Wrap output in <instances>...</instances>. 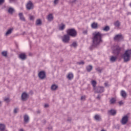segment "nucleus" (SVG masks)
I'll return each instance as SVG.
<instances>
[{"label": "nucleus", "mask_w": 131, "mask_h": 131, "mask_svg": "<svg viewBox=\"0 0 131 131\" xmlns=\"http://www.w3.org/2000/svg\"><path fill=\"white\" fill-rule=\"evenodd\" d=\"M16 0H9L10 3H14Z\"/></svg>", "instance_id": "nucleus-47"}, {"label": "nucleus", "mask_w": 131, "mask_h": 131, "mask_svg": "<svg viewBox=\"0 0 131 131\" xmlns=\"http://www.w3.org/2000/svg\"><path fill=\"white\" fill-rule=\"evenodd\" d=\"M18 16L21 21H24V22H25L26 21L25 17H24V15H23V13H19L18 14Z\"/></svg>", "instance_id": "nucleus-17"}, {"label": "nucleus", "mask_w": 131, "mask_h": 131, "mask_svg": "<svg viewBox=\"0 0 131 131\" xmlns=\"http://www.w3.org/2000/svg\"><path fill=\"white\" fill-rule=\"evenodd\" d=\"M121 96L122 97V98L125 99V98H126V92L123 90H122L121 91Z\"/></svg>", "instance_id": "nucleus-21"}, {"label": "nucleus", "mask_w": 131, "mask_h": 131, "mask_svg": "<svg viewBox=\"0 0 131 131\" xmlns=\"http://www.w3.org/2000/svg\"><path fill=\"white\" fill-rule=\"evenodd\" d=\"M14 113L16 114V113H18V108H15L14 110Z\"/></svg>", "instance_id": "nucleus-38"}, {"label": "nucleus", "mask_w": 131, "mask_h": 131, "mask_svg": "<svg viewBox=\"0 0 131 131\" xmlns=\"http://www.w3.org/2000/svg\"><path fill=\"white\" fill-rule=\"evenodd\" d=\"M66 32L67 34L72 37H76L77 36V32L75 29H68Z\"/></svg>", "instance_id": "nucleus-3"}, {"label": "nucleus", "mask_w": 131, "mask_h": 131, "mask_svg": "<svg viewBox=\"0 0 131 131\" xmlns=\"http://www.w3.org/2000/svg\"><path fill=\"white\" fill-rule=\"evenodd\" d=\"M117 60V57L116 56H112L110 58L111 62H112V63H114Z\"/></svg>", "instance_id": "nucleus-24"}, {"label": "nucleus", "mask_w": 131, "mask_h": 131, "mask_svg": "<svg viewBox=\"0 0 131 131\" xmlns=\"http://www.w3.org/2000/svg\"><path fill=\"white\" fill-rule=\"evenodd\" d=\"M19 131H24V130L21 128V129H19Z\"/></svg>", "instance_id": "nucleus-51"}, {"label": "nucleus", "mask_w": 131, "mask_h": 131, "mask_svg": "<svg viewBox=\"0 0 131 131\" xmlns=\"http://www.w3.org/2000/svg\"><path fill=\"white\" fill-rule=\"evenodd\" d=\"M86 70L88 71V72H91V71L93 70V66L91 65L88 66L86 67Z\"/></svg>", "instance_id": "nucleus-23"}, {"label": "nucleus", "mask_w": 131, "mask_h": 131, "mask_svg": "<svg viewBox=\"0 0 131 131\" xmlns=\"http://www.w3.org/2000/svg\"><path fill=\"white\" fill-rule=\"evenodd\" d=\"M47 18L49 22H51L54 19V16H53V14H50L47 16Z\"/></svg>", "instance_id": "nucleus-16"}, {"label": "nucleus", "mask_w": 131, "mask_h": 131, "mask_svg": "<svg viewBox=\"0 0 131 131\" xmlns=\"http://www.w3.org/2000/svg\"><path fill=\"white\" fill-rule=\"evenodd\" d=\"M123 36L121 34L116 35L114 38V40H116L117 41H121L122 39H123Z\"/></svg>", "instance_id": "nucleus-8"}, {"label": "nucleus", "mask_w": 131, "mask_h": 131, "mask_svg": "<svg viewBox=\"0 0 131 131\" xmlns=\"http://www.w3.org/2000/svg\"><path fill=\"white\" fill-rule=\"evenodd\" d=\"M2 55L4 57H7V51H3V52H2Z\"/></svg>", "instance_id": "nucleus-35"}, {"label": "nucleus", "mask_w": 131, "mask_h": 131, "mask_svg": "<svg viewBox=\"0 0 131 131\" xmlns=\"http://www.w3.org/2000/svg\"><path fill=\"white\" fill-rule=\"evenodd\" d=\"M65 29V25L64 24H61V26H59V30H64Z\"/></svg>", "instance_id": "nucleus-27"}, {"label": "nucleus", "mask_w": 131, "mask_h": 131, "mask_svg": "<svg viewBox=\"0 0 131 131\" xmlns=\"http://www.w3.org/2000/svg\"><path fill=\"white\" fill-rule=\"evenodd\" d=\"M83 33H84V34H86L88 33V31H84Z\"/></svg>", "instance_id": "nucleus-45"}, {"label": "nucleus", "mask_w": 131, "mask_h": 131, "mask_svg": "<svg viewBox=\"0 0 131 131\" xmlns=\"http://www.w3.org/2000/svg\"><path fill=\"white\" fill-rule=\"evenodd\" d=\"M38 77L40 79H45V78H46V72L43 71H40L38 73Z\"/></svg>", "instance_id": "nucleus-9"}, {"label": "nucleus", "mask_w": 131, "mask_h": 131, "mask_svg": "<svg viewBox=\"0 0 131 131\" xmlns=\"http://www.w3.org/2000/svg\"><path fill=\"white\" fill-rule=\"evenodd\" d=\"M128 121V116L127 115H125L124 116L121 120V123L123 125H125V124H126Z\"/></svg>", "instance_id": "nucleus-7"}, {"label": "nucleus", "mask_w": 131, "mask_h": 131, "mask_svg": "<svg viewBox=\"0 0 131 131\" xmlns=\"http://www.w3.org/2000/svg\"><path fill=\"white\" fill-rule=\"evenodd\" d=\"M94 90V93L95 94H102V93H104L105 90L104 89V87L101 86H98L95 88Z\"/></svg>", "instance_id": "nucleus-4"}, {"label": "nucleus", "mask_w": 131, "mask_h": 131, "mask_svg": "<svg viewBox=\"0 0 131 131\" xmlns=\"http://www.w3.org/2000/svg\"><path fill=\"white\" fill-rule=\"evenodd\" d=\"M121 51V48H120L119 46L116 45L114 47V49L113 50V53L116 55H119Z\"/></svg>", "instance_id": "nucleus-6"}, {"label": "nucleus", "mask_w": 131, "mask_h": 131, "mask_svg": "<svg viewBox=\"0 0 131 131\" xmlns=\"http://www.w3.org/2000/svg\"><path fill=\"white\" fill-rule=\"evenodd\" d=\"M34 19H35L34 16L33 15L30 16V20H34Z\"/></svg>", "instance_id": "nucleus-37"}, {"label": "nucleus", "mask_w": 131, "mask_h": 131, "mask_svg": "<svg viewBox=\"0 0 131 131\" xmlns=\"http://www.w3.org/2000/svg\"><path fill=\"white\" fill-rule=\"evenodd\" d=\"M67 77L69 80H71L74 77L73 74L72 73H69Z\"/></svg>", "instance_id": "nucleus-19"}, {"label": "nucleus", "mask_w": 131, "mask_h": 131, "mask_svg": "<svg viewBox=\"0 0 131 131\" xmlns=\"http://www.w3.org/2000/svg\"><path fill=\"white\" fill-rule=\"evenodd\" d=\"M5 128H6V125L4 124H0V130H5Z\"/></svg>", "instance_id": "nucleus-28"}, {"label": "nucleus", "mask_w": 131, "mask_h": 131, "mask_svg": "<svg viewBox=\"0 0 131 131\" xmlns=\"http://www.w3.org/2000/svg\"><path fill=\"white\" fill-rule=\"evenodd\" d=\"M123 58L124 59V62H128L130 60L131 49H128L125 51L123 55Z\"/></svg>", "instance_id": "nucleus-2"}, {"label": "nucleus", "mask_w": 131, "mask_h": 131, "mask_svg": "<svg viewBox=\"0 0 131 131\" xmlns=\"http://www.w3.org/2000/svg\"><path fill=\"white\" fill-rule=\"evenodd\" d=\"M77 64H78V65H84V61H81L80 62H77Z\"/></svg>", "instance_id": "nucleus-34"}, {"label": "nucleus", "mask_w": 131, "mask_h": 131, "mask_svg": "<svg viewBox=\"0 0 131 131\" xmlns=\"http://www.w3.org/2000/svg\"><path fill=\"white\" fill-rule=\"evenodd\" d=\"M19 57L21 60H25L26 59V55H25V54L24 53H21L19 54Z\"/></svg>", "instance_id": "nucleus-22"}, {"label": "nucleus", "mask_w": 131, "mask_h": 131, "mask_svg": "<svg viewBox=\"0 0 131 131\" xmlns=\"http://www.w3.org/2000/svg\"><path fill=\"white\" fill-rule=\"evenodd\" d=\"M70 47H73V48H77V42L74 41L71 45Z\"/></svg>", "instance_id": "nucleus-29"}, {"label": "nucleus", "mask_w": 131, "mask_h": 131, "mask_svg": "<svg viewBox=\"0 0 131 131\" xmlns=\"http://www.w3.org/2000/svg\"><path fill=\"white\" fill-rule=\"evenodd\" d=\"M28 99V94L26 92H24L21 94V100L23 101H26Z\"/></svg>", "instance_id": "nucleus-11"}, {"label": "nucleus", "mask_w": 131, "mask_h": 131, "mask_svg": "<svg viewBox=\"0 0 131 131\" xmlns=\"http://www.w3.org/2000/svg\"><path fill=\"white\" fill-rule=\"evenodd\" d=\"M108 115H112L113 116H114L116 115V111L114 109H111L110 111H108L107 112Z\"/></svg>", "instance_id": "nucleus-12"}, {"label": "nucleus", "mask_w": 131, "mask_h": 131, "mask_svg": "<svg viewBox=\"0 0 131 131\" xmlns=\"http://www.w3.org/2000/svg\"><path fill=\"white\" fill-rule=\"evenodd\" d=\"M97 99H98V100H100V99H101V96H100V95H98V96L97 97Z\"/></svg>", "instance_id": "nucleus-44"}, {"label": "nucleus", "mask_w": 131, "mask_h": 131, "mask_svg": "<svg viewBox=\"0 0 131 131\" xmlns=\"http://www.w3.org/2000/svg\"><path fill=\"white\" fill-rule=\"evenodd\" d=\"M24 120L25 123H28L29 122V116L28 115H25L24 116Z\"/></svg>", "instance_id": "nucleus-14"}, {"label": "nucleus", "mask_w": 131, "mask_h": 131, "mask_svg": "<svg viewBox=\"0 0 131 131\" xmlns=\"http://www.w3.org/2000/svg\"><path fill=\"white\" fill-rule=\"evenodd\" d=\"M36 25H41V20L39 19H37L36 21Z\"/></svg>", "instance_id": "nucleus-33"}, {"label": "nucleus", "mask_w": 131, "mask_h": 131, "mask_svg": "<svg viewBox=\"0 0 131 131\" xmlns=\"http://www.w3.org/2000/svg\"><path fill=\"white\" fill-rule=\"evenodd\" d=\"M91 84L93 86V90L95 89L97 87V81L93 80L92 81H91Z\"/></svg>", "instance_id": "nucleus-18"}, {"label": "nucleus", "mask_w": 131, "mask_h": 131, "mask_svg": "<svg viewBox=\"0 0 131 131\" xmlns=\"http://www.w3.org/2000/svg\"><path fill=\"white\" fill-rule=\"evenodd\" d=\"M114 25L116 27H119V26H120V22L117 20L114 23Z\"/></svg>", "instance_id": "nucleus-30"}, {"label": "nucleus", "mask_w": 131, "mask_h": 131, "mask_svg": "<svg viewBox=\"0 0 131 131\" xmlns=\"http://www.w3.org/2000/svg\"><path fill=\"white\" fill-rule=\"evenodd\" d=\"M105 86H108V83H104Z\"/></svg>", "instance_id": "nucleus-48"}, {"label": "nucleus", "mask_w": 131, "mask_h": 131, "mask_svg": "<svg viewBox=\"0 0 131 131\" xmlns=\"http://www.w3.org/2000/svg\"><path fill=\"white\" fill-rule=\"evenodd\" d=\"M45 108H48L49 107V104H45L44 105Z\"/></svg>", "instance_id": "nucleus-43"}, {"label": "nucleus", "mask_w": 131, "mask_h": 131, "mask_svg": "<svg viewBox=\"0 0 131 131\" xmlns=\"http://www.w3.org/2000/svg\"><path fill=\"white\" fill-rule=\"evenodd\" d=\"M93 46H94V47H97V46H99V45L103 41V40H102L103 34L99 32H95L93 33Z\"/></svg>", "instance_id": "nucleus-1"}, {"label": "nucleus", "mask_w": 131, "mask_h": 131, "mask_svg": "<svg viewBox=\"0 0 131 131\" xmlns=\"http://www.w3.org/2000/svg\"><path fill=\"white\" fill-rule=\"evenodd\" d=\"M94 118L95 120H96V121H102V118L101 117V116L100 115H98V114L95 115Z\"/></svg>", "instance_id": "nucleus-13"}, {"label": "nucleus", "mask_w": 131, "mask_h": 131, "mask_svg": "<svg viewBox=\"0 0 131 131\" xmlns=\"http://www.w3.org/2000/svg\"><path fill=\"white\" fill-rule=\"evenodd\" d=\"M110 104H114L115 103V102H116V99H115V98H112L110 101Z\"/></svg>", "instance_id": "nucleus-31"}, {"label": "nucleus", "mask_w": 131, "mask_h": 131, "mask_svg": "<svg viewBox=\"0 0 131 131\" xmlns=\"http://www.w3.org/2000/svg\"><path fill=\"white\" fill-rule=\"evenodd\" d=\"M48 129L50 130V129H52V128H53L52 127H48Z\"/></svg>", "instance_id": "nucleus-49"}, {"label": "nucleus", "mask_w": 131, "mask_h": 131, "mask_svg": "<svg viewBox=\"0 0 131 131\" xmlns=\"http://www.w3.org/2000/svg\"><path fill=\"white\" fill-rule=\"evenodd\" d=\"M58 2H59V0H54V4L55 5H57Z\"/></svg>", "instance_id": "nucleus-39"}, {"label": "nucleus", "mask_w": 131, "mask_h": 131, "mask_svg": "<svg viewBox=\"0 0 131 131\" xmlns=\"http://www.w3.org/2000/svg\"><path fill=\"white\" fill-rule=\"evenodd\" d=\"M8 13L9 14H13V13H14V12H15V9H14V8H12V7H10L8 9Z\"/></svg>", "instance_id": "nucleus-25"}, {"label": "nucleus", "mask_w": 131, "mask_h": 131, "mask_svg": "<svg viewBox=\"0 0 131 131\" xmlns=\"http://www.w3.org/2000/svg\"><path fill=\"white\" fill-rule=\"evenodd\" d=\"M103 31H109V30H110V27L107 26L103 29Z\"/></svg>", "instance_id": "nucleus-32"}, {"label": "nucleus", "mask_w": 131, "mask_h": 131, "mask_svg": "<svg viewBox=\"0 0 131 131\" xmlns=\"http://www.w3.org/2000/svg\"><path fill=\"white\" fill-rule=\"evenodd\" d=\"M62 41L64 42V43H68L69 41H70V36L69 35L65 34L61 37Z\"/></svg>", "instance_id": "nucleus-5"}, {"label": "nucleus", "mask_w": 131, "mask_h": 131, "mask_svg": "<svg viewBox=\"0 0 131 131\" xmlns=\"http://www.w3.org/2000/svg\"><path fill=\"white\" fill-rule=\"evenodd\" d=\"M119 105H120V106L123 105V102H122V101H120L119 102Z\"/></svg>", "instance_id": "nucleus-40"}, {"label": "nucleus", "mask_w": 131, "mask_h": 131, "mask_svg": "<svg viewBox=\"0 0 131 131\" xmlns=\"http://www.w3.org/2000/svg\"><path fill=\"white\" fill-rule=\"evenodd\" d=\"M52 91H56L57 89H58V85L54 84L52 85L51 88Z\"/></svg>", "instance_id": "nucleus-26"}, {"label": "nucleus", "mask_w": 131, "mask_h": 131, "mask_svg": "<svg viewBox=\"0 0 131 131\" xmlns=\"http://www.w3.org/2000/svg\"><path fill=\"white\" fill-rule=\"evenodd\" d=\"M81 100H85V96H81Z\"/></svg>", "instance_id": "nucleus-42"}, {"label": "nucleus", "mask_w": 131, "mask_h": 131, "mask_svg": "<svg viewBox=\"0 0 131 131\" xmlns=\"http://www.w3.org/2000/svg\"><path fill=\"white\" fill-rule=\"evenodd\" d=\"M37 113H40V111H38L37 112Z\"/></svg>", "instance_id": "nucleus-52"}, {"label": "nucleus", "mask_w": 131, "mask_h": 131, "mask_svg": "<svg viewBox=\"0 0 131 131\" xmlns=\"http://www.w3.org/2000/svg\"><path fill=\"white\" fill-rule=\"evenodd\" d=\"M101 131H106V130H104V129H102V130H101Z\"/></svg>", "instance_id": "nucleus-53"}, {"label": "nucleus", "mask_w": 131, "mask_h": 131, "mask_svg": "<svg viewBox=\"0 0 131 131\" xmlns=\"http://www.w3.org/2000/svg\"><path fill=\"white\" fill-rule=\"evenodd\" d=\"M92 28L93 29H97L98 28V23H93L91 25Z\"/></svg>", "instance_id": "nucleus-20"}, {"label": "nucleus", "mask_w": 131, "mask_h": 131, "mask_svg": "<svg viewBox=\"0 0 131 131\" xmlns=\"http://www.w3.org/2000/svg\"><path fill=\"white\" fill-rule=\"evenodd\" d=\"M97 71H98V72H99L100 73H101V72H102V70H101V69H98V70H97Z\"/></svg>", "instance_id": "nucleus-46"}, {"label": "nucleus", "mask_w": 131, "mask_h": 131, "mask_svg": "<svg viewBox=\"0 0 131 131\" xmlns=\"http://www.w3.org/2000/svg\"><path fill=\"white\" fill-rule=\"evenodd\" d=\"M4 101L6 102V103H9V102H10V99L9 98H6L4 99Z\"/></svg>", "instance_id": "nucleus-36"}, {"label": "nucleus", "mask_w": 131, "mask_h": 131, "mask_svg": "<svg viewBox=\"0 0 131 131\" xmlns=\"http://www.w3.org/2000/svg\"><path fill=\"white\" fill-rule=\"evenodd\" d=\"M26 8L27 10H32L33 9V4L31 1H29L27 5H26Z\"/></svg>", "instance_id": "nucleus-10"}, {"label": "nucleus", "mask_w": 131, "mask_h": 131, "mask_svg": "<svg viewBox=\"0 0 131 131\" xmlns=\"http://www.w3.org/2000/svg\"><path fill=\"white\" fill-rule=\"evenodd\" d=\"M0 107H2V101H0Z\"/></svg>", "instance_id": "nucleus-50"}, {"label": "nucleus", "mask_w": 131, "mask_h": 131, "mask_svg": "<svg viewBox=\"0 0 131 131\" xmlns=\"http://www.w3.org/2000/svg\"><path fill=\"white\" fill-rule=\"evenodd\" d=\"M4 3H5V0H0V5L4 4Z\"/></svg>", "instance_id": "nucleus-41"}, {"label": "nucleus", "mask_w": 131, "mask_h": 131, "mask_svg": "<svg viewBox=\"0 0 131 131\" xmlns=\"http://www.w3.org/2000/svg\"><path fill=\"white\" fill-rule=\"evenodd\" d=\"M13 30H14V28H13L9 29L5 34L6 36H8V35H10V34H11L12 32H13Z\"/></svg>", "instance_id": "nucleus-15"}]
</instances>
